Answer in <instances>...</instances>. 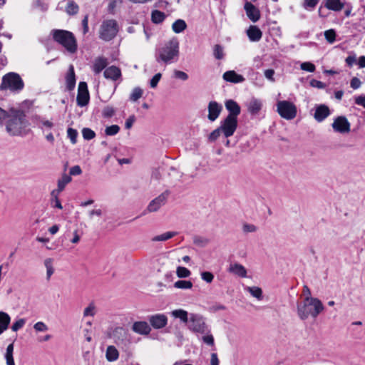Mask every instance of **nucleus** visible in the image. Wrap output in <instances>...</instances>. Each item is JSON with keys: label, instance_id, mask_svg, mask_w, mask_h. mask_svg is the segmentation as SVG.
<instances>
[{"label": "nucleus", "instance_id": "nucleus-1", "mask_svg": "<svg viewBox=\"0 0 365 365\" xmlns=\"http://www.w3.org/2000/svg\"><path fill=\"white\" fill-rule=\"evenodd\" d=\"M179 56V41L173 37L156 49L155 57L157 62L171 63L177 61Z\"/></svg>", "mask_w": 365, "mask_h": 365}, {"label": "nucleus", "instance_id": "nucleus-2", "mask_svg": "<svg viewBox=\"0 0 365 365\" xmlns=\"http://www.w3.org/2000/svg\"><path fill=\"white\" fill-rule=\"evenodd\" d=\"M6 126V130L10 135H21L24 129L29 125L26 119V114L21 110L11 108L9 109V118Z\"/></svg>", "mask_w": 365, "mask_h": 365}, {"label": "nucleus", "instance_id": "nucleus-3", "mask_svg": "<svg viewBox=\"0 0 365 365\" xmlns=\"http://www.w3.org/2000/svg\"><path fill=\"white\" fill-rule=\"evenodd\" d=\"M297 314L302 320L307 319L309 316L316 318L324 309L322 302L314 297H305L302 303L297 304Z\"/></svg>", "mask_w": 365, "mask_h": 365}, {"label": "nucleus", "instance_id": "nucleus-4", "mask_svg": "<svg viewBox=\"0 0 365 365\" xmlns=\"http://www.w3.org/2000/svg\"><path fill=\"white\" fill-rule=\"evenodd\" d=\"M53 39L63 46L71 53L77 51V42L73 33L61 29H53L51 31Z\"/></svg>", "mask_w": 365, "mask_h": 365}, {"label": "nucleus", "instance_id": "nucleus-5", "mask_svg": "<svg viewBox=\"0 0 365 365\" xmlns=\"http://www.w3.org/2000/svg\"><path fill=\"white\" fill-rule=\"evenodd\" d=\"M24 87V83L20 75L10 72L2 78L0 86L1 90H10L11 91H21Z\"/></svg>", "mask_w": 365, "mask_h": 365}, {"label": "nucleus", "instance_id": "nucleus-6", "mask_svg": "<svg viewBox=\"0 0 365 365\" xmlns=\"http://www.w3.org/2000/svg\"><path fill=\"white\" fill-rule=\"evenodd\" d=\"M118 30V24L115 20H105L100 27L99 38L103 41H109L116 36Z\"/></svg>", "mask_w": 365, "mask_h": 365}, {"label": "nucleus", "instance_id": "nucleus-7", "mask_svg": "<svg viewBox=\"0 0 365 365\" xmlns=\"http://www.w3.org/2000/svg\"><path fill=\"white\" fill-rule=\"evenodd\" d=\"M277 111L279 115L286 119H294L297 113L296 106L289 101H279L277 103Z\"/></svg>", "mask_w": 365, "mask_h": 365}, {"label": "nucleus", "instance_id": "nucleus-8", "mask_svg": "<svg viewBox=\"0 0 365 365\" xmlns=\"http://www.w3.org/2000/svg\"><path fill=\"white\" fill-rule=\"evenodd\" d=\"M188 328L195 333L207 334L210 332L203 317L197 314H190Z\"/></svg>", "mask_w": 365, "mask_h": 365}, {"label": "nucleus", "instance_id": "nucleus-9", "mask_svg": "<svg viewBox=\"0 0 365 365\" xmlns=\"http://www.w3.org/2000/svg\"><path fill=\"white\" fill-rule=\"evenodd\" d=\"M225 138L232 136L237 128V119L227 116L219 126Z\"/></svg>", "mask_w": 365, "mask_h": 365}, {"label": "nucleus", "instance_id": "nucleus-10", "mask_svg": "<svg viewBox=\"0 0 365 365\" xmlns=\"http://www.w3.org/2000/svg\"><path fill=\"white\" fill-rule=\"evenodd\" d=\"M90 96L88 90L87 83L81 81L78 84V94L76 97L77 105L80 107L86 106L88 104Z\"/></svg>", "mask_w": 365, "mask_h": 365}, {"label": "nucleus", "instance_id": "nucleus-11", "mask_svg": "<svg viewBox=\"0 0 365 365\" xmlns=\"http://www.w3.org/2000/svg\"><path fill=\"white\" fill-rule=\"evenodd\" d=\"M170 192L165 190L161 193L159 196L153 199L148 205L147 211L149 212H153L158 211L163 205H164L167 201Z\"/></svg>", "mask_w": 365, "mask_h": 365}, {"label": "nucleus", "instance_id": "nucleus-12", "mask_svg": "<svg viewBox=\"0 0 365 365\" xmlns=\"http://www.w3.org/2000/svg\"><path fill=\"white\" fill-rule=\"evenodd\" d=\"M334 131L340 133H346L350 131V123L345 116H338L332 123Z\"/></svg>", "mask_w": 365, "mask_h": 365}, {"label": "nucleus", "instance_id": "nucleus-13", "mask_svg": "<svg viewBox=\"0 0 365 365\" xmlns=\"http://www.w3.org/2000/svg\"><path fill=\"white\" fill-rule=\"evenodd\" d=\"M148 319L150 326L155 329L164 328L168 324V317L163 314H155L148 316Z\"/></svg>", "mask_w": 365, "mask_h": 365}, {"label": "nucleus", "instance_id": "nucleus-14", "mask_svg": "<svg viewBox=\"0 0 365 365\" xmlns=\"http://www.w3.org/2000/svg\"><path fill=\"white\" fill-rule=\"evenodd\" d=\"M207 118L210 121H215L220 115L222 106L216 101H210L207 106Z\"/></svg>", "mask_w": 365, "mask_h": 365}, {"label": "nucleus", "instance_id": "nucleus-15", "mask_svg": "<svg viewBox=\"0 0 365 365\" xmlns=\"http://www.w3.org/2000/svg\"><path fill=\"white\" fill-rule=\"evenodd\" d=\"M247 17L253 22H257L260 18L259 9L252 3L246 1L244 6Z\"/></svg>", "mask_w": 365, "mask_h": 365}, {"label": "nucleus", "instance_id": "nucleus-16", "mask_svg": "<svg viewBox=\"0 0 365 365\" xmlns=\"http://www.w3.org/2000/svg\"><path fill=\"white\" fill-rule=\"evenodd\" d=\"M132 330L140 335H148L151 331V327L145 321L135 322L132 326Z\"/></svg>", "mask_w": 365, "mask_h": 365}, {"label": "nucleus", "instance_id": "nucleus-17", "mask_svg": "<svg viewBox=\"0 0 365 365\" xmlns=\"http://www.w3.org/2000/svg\"><path fill=\"white\" fill-rule=\"evenodd\" d=\"M225 106L229 112L227 116H231L237 119V116L240 114L241 112V108L239 104L234 100L230 99L225 101Z\"/></svg>", "mask_w": 365, "mask_h": 365}, {"label": "nucleus", "instance_id": "nucleus-18", "mask_svg": "<svg viewBox=\"0 0 365 365\" xmlns=\"http://www.w3.org/2000/svg\"><path fill=\"white\" fill-rule=\"evenodd\" d=\"M103 76L106 79L115 81L120 78L121 71L118 67L115 66H111L105 69Z\"/></svg>", "mask_w": 365, "mask_h": 365}, {"label": "nucleus", "instance_id": "nucleus-19", "mask_svg": "<svg viewBox=\"0 0 365 365\" xmlns=\"http://www.w3.org/2000/svg\"><path fill=\"white\" fill-rule=\"evenodd\" d=\"M247 111L252 115H258L262 108V103L259 99L252 98L247 103Z\"/></svg>", "mask_w": 365, "mask_h": 365}, {"label": "nucleus", "instance_id": "nucleus-20", "mask_svg": "<svg viewBox=\"0 0 365 365\" xmlns=\"http://www.w3.org/2000/svg\"><path fill=\"white\" fill-rule=\"evenodd\" d=\"M222 78L225 81L233 83H242L245 80L242 75L237 73L235 71H227L225 72Z\"/></svg>", "mask_w": 365, "mask_h": 365}, {"label": "nucleus", "instance_id": "nucleus-21", "mask_svg": "<svg viewBox=\"0 0 365 365\" xmlns=\"http://www.w3.org/2000/svg\"><path fill=\"white\" fill-rule=\"evenodd\" d=\"M330 114L329 108L327 106L322 104L316 108L314 115L315 120L318 122L323 121Z\"/></svg>", "mask_w": 365, "mask_h": 365}, {"label": "nucleus", "instance_id": "nucleus-22", "mask_svg": "<svg viewBox=\"0 0 365 365\" xmlns=\"http://www.w3.org/2000/svg\"><path fill=\"white\" fill-rule=\"evenodd\" d=\"M227 270L230 273H232L238 277L242 278L247 277L246 268L239 263L230 264Z\"/></svg>", "mask_w": 365, "mask_h": 365}, {"label": "nucleus", "instance_id": "nucleus-23", "mask_svg": "<svg viewBox=\"0 0 365 365\" xmlns=\"http://www.w3.org/2000/svg\"><path fill=\"white\" fill-rule=\"evenodd\" d=\"M127 332L125 329L121 327L114 328L109 336L113 338L116 344L123 341L124 337L126 336Z\"/></svg>", "mask_w": 365, "mask_h": 365}, {"label": "nucleus", "instance_id": "nucleus-24", "mask_svg": "<svg viewBox=\"0 0 365 365\" xmlns=\"http://www.w3.org/2000/svg\"><path fill=\"white\" fill-rule=\"evenodd\" d=\"M66 88L68 91H72L76 86V76L74 68L72 65L69 66L67 75L66 76Z\"/></svg>", "mask_w": 365, "mask_h": 365}, {"label": "nucleus", "instance_id": "nucleus-25", "mask_svg": "<svg viewBox=\"0 0 365 365\" xmlns=\"http://www.w3.org/2000/svg\"><path fill=\"white\" fill-rule=\"evenodd\" d=\"M247 34L251 41H259L262 36L261 30L256 26H250L247 31Z\"/></svg>", "mask_w": 365, "mask_h": 365}, {"label": "nucleus", "instance_id": "nucleus-26", "mask_svg": "<svg viewBox=\"0 0 365 365\" xmlns=\"http://www.w3.org/2000/svg\"><path fill=\"white\" fill-rule=\"evenodd\" d=\"M108 65V60L104 57L97 58L93 65V71L96 74H99Z\"/></svg>", "mask_w": 365, "mask_h": 365}, {"label": "nucleus", "instance_id": "nucleus-27", "mask_svg": "<svg viewBox=\"0 0 365 365\" xmlns=\"http://www.w3.org/2000/svg\"><path fill=\"white\" fill-rule=\"evenodd\" d=\"M11 317L6 312L0 311V334L9 329Z\"/></svg>", "mask_w": 365, "mask_h": 365}, {"label": "nucleus", "instance_id": "nucleus-28", "mask_svg": "<svg viewBox=\"0 0 365 365\" xmlns=\"http://www.w3.org/2000/svg\"><path fill=\"white\" fill-rule=\"evenodd\" d=\"M119 357L118 349L113 345H110L106 349V358L108 361H115Z\"/></svg>", "mask_w": 365, "mask_h": 365}, {"label": "nucleus", "instance_id": "nucleus-29", "mask_svg": "<svg viewBox=\"0 0 365 365\" xmlns=\"http://www.w3.org/2000/svg\"><path fill=\"white\" fill-rule=\"evenodd\" d=\"M325 7L328 9L339 11L344 7V4L340 0H326Z\"/></svg>", "mask_w": 365, "mask_h": 365}, {"label": "nucleus", "instance_id": "nucleus-30", "mask_svg": "<svg viewBox=\"0 0 365 365\" xmlns=\"http://www.w3.org/2000/svg\"><path fill=\"white\" fill-rule=\"evenodd\" d=\"M187 28L185 21L182 19L176 20L172 25L173 31L176 34L182 32Z\"/></svg>", "mask_w": 365, "mask_h": 365}, {"label": "nucleus", "instance_id": "nucleus-31", "mask_svg": "<svg viewBox=\"0 0 365 365\" xmlns=\"http://www.w3.org/2000/svg\"><path fill=\"white\" fill-rule=\"evenodd\" d=\"M79 7L78 4L73 0L68 1L67 6L66 7V12L71 16L76 15L78 14Z\"/></svg>", "mask_w": 365, "mask_h": 365}, {"label": "nucleus", "instance_id": "nucleus-32", "mask_svg": "<svg viewBox=\"0 0 365 365\" xmlns=\"http://www.w3.org/2000/svg\"><path fill=\"white\" fill-rule=\"evenodd\" d=\"M177 234L178 233L176 232H166L161 235L155 236L154 237L152 238L151 240L153 242L166 241L176 236Z\"/></svg>", "mask_w": 365, "mask_h": 365}, {"label": "nucleus", "instance_id": "nucleus-33", "mask_svg": "<svg viewBox=\"0 0 365 365\" xmlns=\"http://www.w3.org/2000/svg\"><path fill=\"white\" fill-rule=\"evenodd\" d=\"M252 297L257 298L258 300H262L263 298L262 290L258 287H247L245 288Z\"/></svg>", "mask_w": 365, "mask_h": 365}, {"label": "nucleus", "instance_id": "nucleus-34", "mask_svg": "<svg viewBox=\"0 0 365 365\" xmlns=\"http://www.w3.org/2000/svg\"><path fill=\"white\" fill-rule=\"evenodd\" d=\"M165 19V14L158 10H154L151 14V20L155 24H160Z\"/></svg>", "mask_w": 365, "mask_h": 365}, {"label": "nucleus", "instance_id": "nucleus-35", "mask_svg": "<svg viewBox=\"0 0 365 365\" xmlns=\"http://www.w3.org/2000/svg\"><path fill=\"white\" fill-rule=\"evenodd\" d=\"M172 315L175 318L180 319L185 323H187L189 321L187 312L183 309H175L172 312Z\"/></svg>", "mask_w": 365, "mask_h": 365}, {"label": "nucleus", "instance_id": "nucleus-36", "mask_svg": "<svg viewBox=\"0 0 365 365\" xmlns=\"http://www.w3.org/2000/svg\"><path fill=\"white\" fill-rule=\"evenodd\" d=\"M71 181V177L67 174H63L62 178L58 180V192L63 190L65 186Z\"/></svg>", "mask_w": 365, "mask_h": 365}, {"label": "nucleus", "instance_id": "nucleus-37", "mask_svg": "<svg viewBox=\"0 0 365 365\" xmlns=\"http://www.w3.org/2000/svg\"><path fill=\"white\" fill-rule=\"evenodd\" d=\"M192 282L187 280H178L175 282L174 287L182 289H189L192 287Z\"/></svg>", "mask_w": 365, "mask_h": 365}, {"label": "nucleus", "instance_id": "nucleus-38", "mask_svg": "<svg viewBox=\"0 0 365 365\" xmlns=\"http://www.w3.org/2000/svg\"><path fill=\"white\" fill-rule=\"evenodd\" d=\"M210 240L206 237L198 235L193 237V243L200 247H204L207 246Z\"/></svg>", "mask_w": 365, "mask_h": 365}, {"label": "nucleus", "instance_id": "nucleus-39", "mask_svg": "<svg viewBox=\"0 0 365 365\" xmlns=\"http://www.w3.org/2000/svg\"><path fill=\"white\" fill-rule=\"evenodd\" d=\"M44 265L46 268L47 279H49L51 276L54 272V269L53 267V259L51 258H46L44 260Z\"/></svg>", "mask_w": 365, "mask_h": 365}, {"label": "nucleus", "instance_id": "nucleus-40", "mask_svg": "<svg viewBox=\"0 0 365 365\" xmlns=\"http://www.w3.org/2000/svg\"><path fill=\"white\" fill-rule=\"evenodd\" d=\"M176 274L179 278H186L191 274V272L186 267L179 266L177 267Z\"/></svg>", "mask_w": 365, "mask_h": 365}, {"label": "nucleus", "instance_id": "nucleus-41", "mask_svg": "<svg viewBox=\"0 0 365 365\" xmlns=\"http://www.w3.org/2000/svg\"><path fill=\"white\" fill-rule=\"evenodd\" d=\"M213 55L216 59H222L224 58L223 47L220 44L215 45L213 48Z\"/></svg>", "mask_w": 365, "mask_h": 365}, {"label": "nucleus", "instance_id": "nucleus-42", "mask_svg": "<svg viewBox=\"0 0 365 365\" xmlns=\"http://www.w3.org/2000/svg\"><path fill=\"white\" fill-rule=\"evenodd\" d=\"M336 31L334 29H329L324 32V37L329 43H333L336 40Z\"/></svg>", "mask_w": 365, "mask_h": 365}, {"label": "nucleus", "instance_id": "nucleus-43", "mask_svg": "<svg viewBox=\"0 0 365 365\" xmlns=\"http://www.w3.org/2000/svg\"><path fill=\"white\" fill-rule=\"evenodd\" d=\"M26 320L24 318L19 319L15 322L13 323L12 326L11 327V329L13 331H17L21 328L24 327V326L26 324Z\"/></svg>", "mask_w": 365, "mask_h": 365}, {"label": "nucleus", "instance_id": "nucleus-44", "mask_svg": "<svg viewBox=\"0 0 365 365\" xmlns=\"http://www.w3.org/2000/svg\"><path fill=\"white\" fill-rule=\"evenodd\" d=\"M115 113V110L113 106H107L104 107L102 111V115L103 118H111Z\"/></svg>", "mask_w": 365, "mask_h": 365}, {"label": "nucleus", "instance_id": "nucleus-45", "mask_svg": "<svg viewBox=\"0 0 365 365\" xmlns=\"http://www.w3.org/2000/svg\"><path fill=\"white\" fill-rule=\"evenodd\" d=\"M82 135L85 140H90L95 138L96 133L95 132L88 128H84L82 130Z\"/></svg>", "mask_w": 365, "mask_h": 365}, {"label": "nucleus", "instance_id": "nucleus-46", "mask_svg": "<svg viewBox=\"0 0 365 365\" xmlns=\"http://www.w3.org/2000/svg\"><path fill=\"white\" fill-rule=\"evenodd\" d=\"M120 130V127L118 125H112L110 126L106 127L105 130V133L107 135H116Z\"/></svg>", "mask_w": 365, "mask_h": 365}, {"label": "nucleus", "instance_id": "nucleus-47", "mask_svg": "<svg viewBox=\"0 0 365 365\" xmlns=\"http://www.w3.org/2000/svg\"><path fill=\"white\" fill-rule=\"evenodd\" d=\"M143 95V91L141 88L137 87L135 88L130 94V99L133 101H138L140 98H141Z\"/></svg>", "mask_w": 365, "mask_h": 365}, {"label": "nucleus", "instance_id": "nucleus-48", "mask_svg": "<svg viewBox=\"0 0 365 365\" xmlns=\"http://www.w3.org/2000/svg\"><path fill=\"white\" fill-rule=\"evenodd\" d=\"M96 314V307L93 303H91L83 311V317L91 316Z\"/></svg>", "mask_w": 365, "mask_h": 365}, {"label": "nucleus", "instance_id": "nucleus-49", "mask_svg": "<svg viewBox=\"0 0 365 365\" xmlns=\"http://www.w3.org/2000/svg\"><path fill=\"white\" fill-rule=\"evenodd\" d=\"M67 135H68V137L70 138L71 142L73 144H75L77 141V136H78L77 130L73 128H68L67 130Z\"/></svg>", "mask_w": 365, "mask_h": 365}, {"label": "nucleus", "instance_id": "nucleus-50", "mask_svg": "<svg viewBox=\"0 0 365 365\" xmlns=\"http://www.w3.org/2000/svg\"><path fill=\"white\" fill-rule=\"evenodd\" d=\"M221 133H222V131L220 130V127H218L217 128H216L215 130H214L208 136V140L210 142H214L219 137L220 135H221Z\"/></svg>", "mask_w": 365, "mask_h": 365}, {"label": "nucleus", "instance_id": "nucleus-51", "mask_svg": "<svg viewBox=\"0 0 365 365\" xmlns=\"http://www.w3.org/2000/svg\"><path fill=\"white\" fill-rule=\"evenodd\" d=\"M200 275L202 279L205 281L207 283H211L214 279V275L210 272H202Z\"/></svg>", "mask_w": 365, "mask_h": 365}, {"label": "nucleus", "instance_id": "nucleus-52", "mask_svg": "<svg viewBox=\"0 0 365 365\" xmlns=\"http://www.w3.org/2000/svg\"><path fill=\"white\" fill-rule=\"evenodd\" d=\"M257 230V227L252 224L245 223L242 225V231L245 233L255 232Z\"/></svg>", "mask_w": 365, "mask_h": 365}, {"label": "nucleus", "instance_id": "nucleus-53", "mask_svg": "<svg viewBox=\"0 0 365 365\" xmlns=\"http://www.w3.org/2000/svg\"><path fill=\"white\" fill-rule=\"evenodd\" d=\"M301 69L303 71L314 72L315 71V66L310 62H304L300 66Z\"/></svg>", "mask_w": 365, "mask_h": 365}, {"label": "nucleus", "instance_id": "nucleus-54", "mask_svg": "<svg viewBox=\"0 0 365 365\" xmlns=\"http://www.w3.org/2000/svg\"><path fill=\"white\" fill-rule=\"evenodd\" d=\"M205 334V335L202 338L203 342L209 346H214L215 342L213 336L210 334V332Z\"/></svg>", "mask_w": 365, "mask_h": 365}, {"label": "nucleus", "instance_id": "nucleus-55", "mask_svg": "<svg viewBox=\"0 0 365 365\" xmlns=\"http://www.w3.org/2000/svg\"><path fill=\"white\" fill-rule=\"evenodd\" d=\"M34 329L36 331H46L48 329L47 325L43 322H36L34 326Z\"/></svg>", "mask_w": 365, "mask_h": 365}, {"label": "nucleus", "instance_id": "nucleus-56", "mask_svg": "<svg viewBox=\"0 0 365 365\" xmlns=\"http://www.w3.org/2000/svg\"><path fill=\"white\" fill-rule=\"evenodd\" d=\"M162 74L160 73H158L151 78L150 81V86L151 88H156L158 86V82L161 79Z\"/></svg>", "mask_w": 365, "mask_h": 365}, {"label": "nucleus", "instance_id": "nucleus-57", "mask_svg": "<svg viewBox=\"0 0 365 365\" xmlns=\"http://www.w3.org/2000/svg\"><path fill=\"white\" fill-rule=\"evenodd\" d=\"M174 76L176 78H179L182 81H187L188 79V75L182 71L175 70Z\"/></svg>", "mask_w": 365, "mask_h": 365}, {"label": "nucleus", "instance_id": "nucleus-58", "mask_svg": "<svg viewBox=\"0 0 365 365\" xmlns=\"http://www.w3.org/2000/svg\"><path fill=\"white\" fill-rule=\"evenodd\" d=\"M319 1V0H304L303 6L305 9H314L318 4Z\"/></svg>", "mask_w": 365, "mask_h": 365}, {"label": "nucleus", "instance_id": "nucleus-59", "mask_svg": "<svg viewBox=\"0 0 365 365\" xmlns=\"http://www.w3.org/2000/svg\"><path fill=\"white\" fill-rule=\"evenodd\" d=\"M310 86L320 89L324 88L326 87V84L316 79H312L310 81Z\"/></svg>", "mask_w": 365, "mask_h": 365}, {"label": "nucleus", "instance_id": "nucleus-60", "mask_svg": "<svg viewBox=\"0 0 365 365\" xmlns=\"http://www.w3.org/2000/svg\"><path fill=\"white\" fill-rule=\"evenodd\" d=\"M274 71L273 69H267L264 71V76L270 81L274 82L275 79L274 78Z\"/></svg>", "mask_w": 365, "mask_h": 365}, {"label": "nucleus", "instance_id": "nucleus-61", "mask_svg": "<svg viewBox=\"0 0 365 365\" xmlns=\"http://www.w3.org/2000/svg\"><path fill=\"white\" fill-rule=\"evenodd\" d=\"M354 102L356 105L361 106L365 108V96L361 95L355 97Z\"/></svg>", "mask_w": 365, "mask_h": 365}, {"label": "nucleus", "instance_id": "nucleus-62", "mask_svg": "<svg viewBox=\"0 0 365 365\" xmlns=\"http://www.w3.org/2000/svg\"><path fill=\"white\" fill-rule=\"evenodd\" d=\"M361 81L356 77L352 78L350 82L351 87L354 89L359 88L361 86Z\"/></svg>", "mask_w": 365, "mask_h": 365}, {"label": "nucleus", "instance_id": "nucleus-63", "mask_svg": "<svg viewBox=\"0 0 365 365\" xmlns=\"http://www.w3.org/2000/svg\"><path fill=\"white\" fill-rule=\"evenodd\" d=\"M69 173L71 175H78L82 173V170L79 165H75L71 168Z\"/></svg>", "mask_w": 365, "mask_h": 365}, {"label": "nucleus", "instance_id": "nucleus-64", "mask_svg": "<svg viewBox=\"0 0 365 365\" xmlns=\"http://www.w3.org/2000/svg\"><path fill=\"white\" fill-rule=\"evenodd\" d=\"M9 118V110L6 111L0 108V124Z\"/></svg>", "mask_w": 365, "mask_h": 365}]
</instances>
